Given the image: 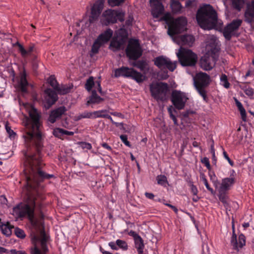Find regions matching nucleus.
<instances>
[{
	"instance_id": "obj_1",
	"label": "nucleus",
	"mask_w": 254,
	"mask_h": 254,
	"mask_svg": "<svg viewBox=\"0 0 254 254\" xmlns=\"http://www.w3.org/2000/svg\"><path fill=\"white\" fill-rule=\"evenodd\" d=\"M29 118H26L23 122L25 128L22 134L27 148L24 153L25 184L22 192L25 196L23 203L18 204L16 208L19 217L28 218L33 229L38 231L42 227V223L35 218V210L36 206L40 208L41 202L45 198L40 190V184L55 177L45 171L46 164L42 152L45 136L42 132L40 113L38 111H29Z\"/></svg>"
},
{
	"instance_id": "obj_2",
	"label": "nucleus",
	"mask_w": 254,
	"mask_h": 254,
	"mask_svg": "<svg viewBox=\"0 0 254 254\" xmlns=\"http://www.w3.org/2000/svg\"><path fill=\"white\" fill-rule=\"evenodd\" d=\"M196 19L201 28L204 29H210L217 22V15L211 5L206 4L198 9Z\"/></svg>"
},
{
	"instance_id": "obj_3",
	"label": "nucleus",
	"mask_w": 254,
	"mask_h": 254,
	"mask_svg": "<svg viewBox=\"0 0 254 254\" xmlns=\"http://www.w3.org/2000/svg\"><path fill=\"white\" fill-rule=\"evenodd\" d=\"M161 20L165 21L168 25V33L171 36L180 33L186 29L187 21L186 17H180L174 19L170 13H167L161 18Z\"/></svg>"
},
{
	"instance_id": "obj_4",
	"label": "nucleus",
	"mask_w": 254,
	"mask_h": 254,
	"mask_svg": "<svg viewBox=\"0 0 254 254\" xmlns=\"http://www.w3.org/2000/svg\"><path fill=\"white\" fill-rule=\"evenodd\" d=\"M114 76L116 78L124 77L131 78L137 83L143 82L145 80V76L135 70L133 68L122 66L114 70Z\"/></svg>"
},
{
	"instance_id": "obj_5",
	"label": "nucleus",
	"mask_w": 254,
	"mask_h": 254,
	"mask_svg": "<svg viewBox=\"0 0 254 254\" xmlns=\"http://www.w3.org/2000/svg\"><path fill=\"white\" fill-rule=\"evenodd\" d=\"M194 86L200 95L205 101L207 97L205 88L210 83V76L206 73L200 72L197 73L193 78Z\"/></svg>"
},
{
	"instance_id": "obj_6",
	"label": "nucleus",
	"mask_w": 254,
	"mask_h": 254,
	"mask_svg": "<svg viewBox=\"0 0 254 254\" xmlns=\"http://www.w3.org/2000/svg\"><path fill=\"white\" fill-rule=\"evenodd\" d=\"M168 90V84L165 82L157 83L150 85V91L152 97L157 101H165Z\"/></svg>"
},
{
	"instance_id": "obj_7",
	"label": "nucleus",
	"mask_w": 254,
	"mask_h": 254,
	"mask_svg": "<svg viewBox=\"0 0 254 254\" xmlns=\"http://www.w3.org/2000/svg\"><path fill=\"white\" fill-rule=\"evenodd\" d=\"M177 57L181 64L184 66L195 65L197 62V56L190 50L181 48L177 53Z\"/></svg>"
},
{
	"instance_id": "obj_8",
	"label": "nucleus",
	"mask_w": 254,
	"mask_h": 254,
	"mask_svg": "<svg viewBox=\"0 0 254 254\" xmlns=\"http://www.w3.org/2000/svg\"><path fill=\"white\" fill-rule=\"evenodd\" d=\"M154 64L161 70H164L163 79H167L169 75H168L167 69L171 71H173L176 68V63L172 62L171 60L166 57L161 56L156 57L154 60Z\"/></svg>"
},
{
	"instance_id": "obj_9",
	"label": "nucleus",
	"mask_w": 254,
	"mask_h": 254,
	"mask_svg": "<svg viewBox=\"0 0 254 254\" xmlns=\"http://www.w3.org/2000/svg\"><path fill=\"white\" fill-rule=\"evenodd\" d=\"M124 16L125 13L122 11L108 9L103 13L101 21L103 24L108 25L117 22V20L124 21Z\"/></svg>"
},
{
	"instance_id": "obj_10",
	"label": "nucleus",
	"mask_w": 254,
	"mask_h": 254,
	"mask_svg": "<svg viewBox=\"0 0 254 254\" xmlns=\"http://www.w3.org/2000/svg\"><path fill=\"white\" fill-rule=\"evenodd\" d=\"M127 57L130 60L136 61L142 55V50L138 40H131L126 49Z\"/></svg>"
},
{
	"instance_id": "obj_11",
	"label": "nucleus",
	"mask_w": 254,
	"mask_h": 254,
	"mask_svg": "<svg viewBox=\"0 0 254 254\" xmlns=\"http://www.w3.org/2000/svg\"><path fill=\"white\" fill-rule=\"evenodd\" d=\"M218 52V50L216 47L210 50L208 49V52L210 53L211 55L206 54L200 59V66L203 69L209 70L213 68L217 60L215 55Z\"/></svg>"
},
{
	"instance_id": "obj_12",
	"label": "nucleus",
	"mask_w": 254,
	"mask_h": 254,
	"mask_svg": "<svg viewBox=\"0 0 254 254\" xmlns=\"http://www.w3.org/2000/svg\"><path fill=\"white\" fill-rule=\"evenodd\" d=\"M15 45L18 47L19 52L23 59H26L28 57H30L32 58V69L34 72H36L38 68V64L36 60L37 57L33 53L35 49L34 45H30L26 49L18 42L16 43Z\"/></svg>"
},
{
	"instance_id": "obj_13",
	"label": "nucleus",
	"mask_w": 254,
	"mask_h": 254,
	"mask_svg": "<svg viewBox=\"0 0 254 254\" xmlns=\"http://www.w3.org/2000/svg\"><path fill=\"white\" fill-rule=\"evenodd\" d=\"M27 72L24 66L20 70L18 75L16 77L15 87L17 90L23 93H28L29 83L27 79Z\"/></svg>"
},
{
	"instance_id": "obj_14",
	"label": "nucleus",
	"mask_w": 254,
	"mask_h": 254,
	"mask_svg": "<svg viewBox=\"0 0 254 254\" xmlns=\"http://www.w3.org/2000/svg\"><path fill=\"white\" fill-rule=\"evenodd\" d=\"M43 227L42 225V227L40 230L36 231L38 232L41 231V238L40 240V246L38 247L35 245L33 247L30 249V254H47L49 251L48 248L47 247V241L48 237L46 235L44 230H43Z\"/></svg>"
},
{
	"instance_id": "obj_15",
	"label": "nucleus",
	"mask_w": 254,
	"mask_h": 254,
	"mask_svg": "<svg viewBox=\"0 0 254 254\" xmlns=\"http://www.w3.org/2000/svg\"><path fill=\"white\" fill-rule=\"evenodd\" d=\"M188 100V98L185 93L177 90L172 91L171 101L177 109L182 110L184 109Z\"/></svg>"
},
{
	"instance_id": "obj_16",
	"label": "nucleus",
	"mask_w": 254,
	"mask_h": 254,
	"mask_svg": "<svg viewBox=\"0 0 254 254\" xmlns=\"http://www.w3.org/2000/svg\"><path fill=\"white\" fill-rule=\"evenodd\" d=\"M66 111L67 109L64 106H60L51 110L48 119V122L51 124L55 123L57 121L60 120Z\"/></svg>"
},
{
	"instance_id": "obj_17",
	"label": "nucleus",
	"mask_w": 254,
	"mask_h": 254,
	"mask_svg": "<svg viewBox=\"0 0 254 254\" xmlns=\"http://www.w3.org/2000/svg\"><path fill=\"white\" fill-rule=\"evenodd\" d=\"M165 0H150L152 14L154 18H158L163 13L164 7L163 2Z\"/></svg>"
},
{
	"instance_id": "obj_18",
	"label": "nucleus",
	"mask_w": 254,
	"mask_h": 254,
	"mask_svg": "<svg viewBox=\"0 0 254 254\" xmlns=\"http://www.w3.org/2000/svg\"><path fill=\"white\" fill-rule=\"evenodd\" d=\"M45 106L49 109L57 101L58 95L55 91L50 88L45 90Z\"/></svg>"
},
{
	"instance_id": "obj_19",
	"label": "nucleus",
	"mask_w": 254,
	"mask_h": 254,
	"mask_svg": "<svg viewBox=\"0 0 254 254\" xmlns=\"http://www.w3.org/2000/svg\"><path fill=\"white\" fill-rule=\"evenodd\" d=\"M231 245L233 247V249L235 250H239V249L242 248L246 245L245 235L243 234L239 235L238 241L237 235L235 233L234 230H233V235L231 239Z\"/></svg>"
},
{
	"instance_id": "obj_20",
	"label": "nucleus",
	"mask_w": 254,
	"mask_h": 254,
	"mask_svg": "<svg viewBox=\"0 0 254 254\" xmlns=\"http://www.w3.org/2000/svg\"><path fill=\"white\" fill-rule=\"evenodd\" d=\"M102 10L101 3H95L91 8V15L89 18L90 24H94L98 20Z\"/></svg>"
},
{
	"instance_id": "obj_21",
	"label": "nucleus",
	"mask_w": 254,
	"mask_h": 254,
	"mask_svg": "<svg viewBox=\"0 0 254 254\" xmlns=\"http://www.w3.org/2000/svg\"><path fill=\"white\" fill-rule=\"evenodd\" d=\"M234 174H235V172L233 170L232 173L230 175L231 177L225 178L222 180V183L219 190L228 191L231 187L235 183L236 179L234 177H232Z\"/></svg>"
},
{
	"instance_id": "obj_22",
	"label": "nucleus",
	"mask_w": 254,
	"mask_h": 254,
	"mask_svg": "<svg viewBox=\"0 0 254 254\" xmlns=\"http://www.w3.org/2000/svg\"><path fill=\"white\" fill-rule=\"evenodd\" d=\"M113 30L110 28H108L104 32L101 33L98 36L97 39L104 45L110 40L113 36Z\"/></svg>"
},
{
	"instance_id": "obj_23",
	"label": "nucleus",
	"mask_w": 254,
	"mask_h": 254,
	"mask_svg": "<svg viewBox=\"0 0 254 254\" xmlns=\"http://www.w3.org/2000/svg\"><path fill=\"white\" fill-rule=\"evenodd\" d=\"M104 101V99L98 95L96 91H92L91 95L88 99L86 105L89 106L90 104H98Z\"/></svg>"
},
{
	"instance_id": "obj_24",
	"label": "nucleus",
	"mask_w": 254,
	"mask_h": 254,
	"mask_svg": "<svg viewBox=\"0 0 254 254\" xmlns=\"http://www.w3.org/2000/svg\"><path fill=\"white\" fill-rule=\"evenodd\" d=\"M179 41L183 45L190 47L194 42V37L191 35L185 34L179 37Z\"/></svg>"
},
{
	"instance_id": "obj_25",
	"label": "nucleus",
	"mask_w": 254,
	"mask_h": 254,
	"mask_svg": "<svg viewBox=\"0 0 254 254\" xmlns=\"http://www.w3.org/2000/svg\"><path fill=\"white\" fill-rule=\"evenodd\" d=\"M134 247L136 249L138 254H143L144 249V241L141 237L134 240Z\"/></svg>"
},
{
	"instance_id": "obj_26",
	"label": "nucleus",
	"mask_w": 254,
	"mask_h": 254,
	"mask_svg": "<svg viewBox=\"0 0 254 254\" xmlns=\"http://www.w3.org/2000/svg\"><path fill=\"white\" fill-rule=\"evenodd\" d=\"M14 227L12 226L9 222L6 224H2L0 225V229L4 235L6 236H9L12 233V229Z\"/></svg>"
},
{
	"instance_id": "obj_27",
	"label": "nucleus",
	"mask_w": 254,
	"mask_h": 254,
	"mask_svg": "<svg viewBox=\"0 0 254 254\" xmlns=\"http://www.w3.org/2000/svg\"><path fill=\"white\" fill-rule=\"evenodd\" d=\"M218 197L220 201L223 204L225 207H227L229 205L228 202V196L227 195L228 191L218 190Z\"/></svg>"
},
{
	"instance_id": "obj_28",
	"label": "nucleus",
	"mask_w": 254,
	"mask_h": 254,
	"mask_svg": "<svg viewBox=\"0 0 254 254\" xmlns=\"http://www.w3.org/2000/svg\"><path fill=\"white\" fill-rule=\"evenodd\" d=\"M235 101L238 109L240 113L242 120L246 122L247 121V114L245 108L243 106L242 104L236 98H235Z\"/></svg>"
},
{
	"instance_id": "obj_29",
	"label": "nucleus",
	"mask_w": 254,
	"mask_h": 254,
	"mask_svg": "<svg viewBox=\"0 0 254 254\" xmlns=\"http://www.w3.org/2000/svg\"><path fill=\"white\" fill-rule=\"evenodd\" d=\"M242 20L239 19L233 20L230 24H228L227 26L230 28L233 32L238 29L239 27L241 25Z\"/></svg>"
},
{
	"instance_id": "obj_30",
	"label": "nucleus",
	"mask_w": 254,
	"mask_h": 254,
	"mask_svg": "<svg viewBox=\"0 0 254 254\" xmlns=\"http://www.w3.org/2000/svg\"><path fill=\"white\" fill-rule=\"evenodd\" d=\"M171 7L174 13L180 12L182 8V6L178 0H173L171 3Z\"/></svg>"
},
{
	"instance_id": "obj_31",
	"label": "nucleus",
	"mask_w": 254,
	"mask_h": 254,
	"mask_svg": "<svg viewBox=\"0 0 254 254\" xmlns=\"http://www.w3.org/2000/svg\"><path fill=\"white\" fill-rule=\"evenodd\" d=\"M156 180L158 185H160L164 187H166L167 185H168L167 178L165 175H160L157 176Z\"/></svg>"
},
{
	"instance_id": "obj_32",
	"label": "nucleus",
	"mask_w": 254,
	"mask_h": 254,
	"mask_svg": "<svg viewBox=\"0 0 254 254\" xmlns=\"http://www.w3.org/2000/svg\"><path fill=\"white\" fill-rule=\"evenodd\" d=\"M55 90L60 94H66L70 92V88L65 85H63L61 86L59 85Z\"/></svg>"
},
{
	"instance_id": "obj_33",
	"label": "nucleus",
	"mask_w": 254,
	"mask_h": 254,
	"mask_svg": "<svg viewBox=\"0 0 254 254\" xmlns=\"http://www.w3.org/2000/svg\"><path fill=\"white\" fill-rule=\"evenodd\" d=\"M108 111L106 110H102L93 112V119L98 118H105Z\"/></svg>"
},
{
	"instance_id": "obj_34",
	"label": "nucleus",
	"mask_w": 254,
	"mask_h": 254,
	"mask_svg": "<svg viewBox=\"0 0 254 254\" xmlns=\"http://www.w3.org/2000/svg\"><path fill=\"white\" fill-rule=\"evenodd\" d=\"M103 45L100 41L98 40L97 39L94 41L91 48V51L93 54H97L99 52V49L100 47Z\"/></svg>"
},
{
	"instance_id": "obj_35",
	"label": "nucleus",
	"mask_w": 254,
	"mask_h": 254,
	"mask_svg": "<svg viewBox=\"0 0 254 254\" xmlns=\"http://www.w3.org/2000/svg\"><path fill=\"white\" fill-rule=\"evenodd\" d=\"M94 85L95 82L94 81V78L92 76H90L86 80L85 84V88L88 91H90Z\"/></svg>"
},
{
	"instance_id": "obj_36",
	"label": "nucleus",
	"mask_w": 254,
	"mask_h": 254,
	"mask_svg": "<svg viewBox=\"0 0 254 254\" xmlns=\"http://www.w3.org/2000/svg\"><path fill=\"white\" fill-rule=\"evenodd\" d=\"M232 3L233 8L240 11L242 7L244 1V0H232Z\"/></svg>"
},
{
	"instance_id": "obj_37",
	"label": "nucleus",
	"mask_w": 254,
	"mask_h": 254,
	"mask_svg": "<svg viewBox=\"0 0 254 254\" xmlns=\"http://www.w3.org/2000/svg\"><path fill=\"white\" fill-rule=\"evenodd\" d=\"M122 43L118 40H113L110 44V48L113 51H118L121 49Z\"/></svg>"
},
{
	"instance_id": "obj_38",
	"label": "nucleus",
	"mask_w": 254,
	"mask_h": 254,
	"mask_svg": "<svg viewBox=\"0 0 254 254\" xmlns=\"http://www.w3.org/2000/svg\"><path fill=\"white\" fill-rule=\"evenodd\" d=\"M220 82L221 84L223 85L225 88H229L230 86V84L229 83L228 77L225 74H222L220 76Z\"/></svg>"
},
{
	"instance_id": "obj_39",
	"label": "nucleus",
	"mask_w": 254,
	"mask_h": 254,
	"mask_svg": "<svg viewBox=\"0 0 254 254\" xmlns=\"http://www.w3.org/2000/svg\"><path fill=\"white\" fill-rule=\"evenodd\" d=\"M233 32L226 26L223 30V34L225 38L227 40L229 41L232 38Z\"/></svg>"
},
{
	"instance_id": "obj_40",
	"label": "nucleus",
	"mask_w": 254,
	"mask_h": 254,
	"mask_svg": "<svg viewBox=\"0 0 254 254\" xmlns=\"http://www.w3.org/2000/svg\"><path fill=\"white\" fill-rule=\"evenodd\" d=\"M93 112H89L85 111L83 113L80 114L78 116V120H81L82 119H93Z\"/></svg>"
},
{
	"instance_id": "obj_41",
	"label": "nucleus",
	"mask_w": 254,
	"mask_h": 254,
	"mask_svg": "<svg viewBox=\"0 0 254 254\" xmlns=\"http://www.w3.org/2000/svg\"><path fill=\"white\" fill-rule=\"evenodd\" d=\"M168 112L170 118L173 121L174 125L178 126L177 119L176 116L173 114V112H176L175 110L174 109L172 106H170L168 108Z\"/></svg>"
},
{
	"instance_id": "obj_42",
	"label": "nucleus",
	"mask_w": 254,
	"mask_h": 254,
	"mask_svg": "<svg viewBox=\"0 0 254 254\" xmlns=\"http://www.w3.org/2000/svg\"><path fill=\"white\" fill-rule=\"evenodd\" d=\"M116 244L118 249L120 248L124 251H126L128 249V246L127 242L125 241L118 239L116 241Z\"/></svg>"
},
{
	"instance_id": "obj_43",
	"label": "nucleus",
	"mask_w": 254,
	"mask_h": 254,
	"mask_svg": "<svg viewBox=\"0 0 254 254\" xmlns=\"http://www.w3.org/2000/svg\"><path fill=\"white\" fill-rule=\"evenodd\" d=\"M49 82L50 85L54 88L55 90L59 86L58 83L54 75H51L50 76L49 79Z\"/></svg>"
},
{
	"instance_id": "obj_44",
	"label": "nucleus",
	"mask_w": 254,
	"mask_h": 254,
	"mask_svg": "<svg viewBox=\"0 0 254 254\" xmlns=\"http://www.w3.org/2000/svg\"><path fill=\"white\" fill-rule=\"evenodd\" d=\"M14 234L17 237L19 238L23 239L25 237V234L24 231L17 227L14 229Z\"/></svg>"
},
{
	"instance_id": "obj_45",
	"label": "nucleus",
	"mask_w": 254,
	"mask_h": 254,
	"mask_svg": "<svg viewBox=\"0 0 254 254\" xmlns=\"http://www.w3.org/2000/svg\"><path fill=\"white\" fill-rule=\"evenodd\" d=\"M64 129L61 128H56L53 130V134L55 136L61 138L64 135Z\"/></svg>"
},
{
	"instance_id": "obj_46",
	"label": "nucleus",
	"mask_w": 254,
	"mask_h": 254,
	"mask_svg": "<svg viewBox=\"0 0 254 254\" xmlns=\"http://www.w3.org/2000/svg\"><path fill=\"white\" fill-rule=\"evenodd\" d=\"M201 178H202V180L205 185V186L206 187V189L212 193V194H214V190H213L212 188H211L209 184H208V181L207 180V179H206V178L205 177L204 175H203L202 177H201Z\"/></svg>"
},
{
	"instance_id": "obj_47",
	"label": "nucleus",
	"mask_w": 254,
	"mask_h": 254,
	"mask_svg": "<svg viewBox=\"0 0 254 254\" xmlns=\"http://www.w3.org/2000/svg\"><path fill=\"white\" fill-rule=\"evenodd\" d=\"M125 0H108L110 5L113 6H118L124 3Z\"/></svg>"
},
{
	"instance_id": "obj_48",
	"label": "nucleus",
	"mask_w": 254,
	"mask_h": 254,
	"mask_svg": "<svg viewBox=\"0 0 254 254\" xmlns=\"http://www.w3.org/2000/svg\"><path fill=\"white\" fill-rule=\"evenodd\" d=\"M80 146L83 149L90 150L92 148V145L90 143L86 142H81L79 143Z\"/></svg>"
},
{
	"instance_id": "obj_49",
	"label": "nucleus",
	"mask_w": 254,
	"mask_h": 254,
	"mask_svg": "<svg viewBox=\"0 0 254 254\" xmlns=\"http://www.w3.org/2000/svg\"><path fill=\"white\" fill-rule=\"evenodd\" d=\"M245 18H246V20H245L246 21L249 23H251L254 20V16L251 15L250 12L246 11V13H245Z\"/></svg>"
},
{
	"instance_id": "obj_50",
	"label": "nucleus",
	"mask_w": 254,
	"mask_h": 254,
	"mask_svg": "<svg viewBox=\"0 0 254 254\" xmlns=\"http://www.w3.org/2000/svg\"><path fill=\"white\" fill-rule=\"evenodd\" d=\"M246 11L251 13V15L254 16V0H253L251 3L248 5V9Z\"/></svg>"
},
{
	"instance_id": "obj_51",
	"label": "nucleus",
	"mask_w": 254,
	"mask_h": 254,
	"mask_svg": "<svg viewBox=\"0 0 254 254\" xmlns=\"http://www.w3.org/2000/svg\"><path fill=\"white\" fill-rule=\"evenodd\" d=\"M201 162L202 163L204 164L207 169H210L211 166L209 163V159L207 157H205L201 159Z\"/></svg>"
},
{
	"instance_id": "obj_52",
	"label": "nucleus",
	"mask_w": 254,
	"mask_h": 254,
	"mask_svg": "<svg viewBox=\"0 0 254 254\" xmlns=\"http://www.w3.org/2000/svg\"><path fill=\"white\" fill-rule=\"evenodd\" d=\"M195 114V112L191 110H187L185 112H183L182 113V115L185 118H189L191 116Z\"/></svg>"
},
{
	"instance_id": "obj_53",
	"label": "nucleus",
	"mask_w": 254,
	"mask_h": 254,
	"mask_svg": "<svg viewBox=\"0 0 254 254\" xmlns=\"http://www.w3.org/2000/svg\"><path fill=\"white\" fill-rule=\"evenodd\" d=\"M120 138L122 142L127 146H130V142L127 140V137L126 135H121Z\"/></svg>"
},
{
	"instance_id": "obj_54",
	"label": "nucleus",
	"mask_w": 254,
	"mask_h": 254,
	"mask_svg": "<svg viewBox=\"0 0 254 254\" xmlns=\"http://www.w3.org/2000/svg\"><path fill=\"white\" fill-rule=\"evenodd\" d=\"M134 66L137 67L141 69H142L145 66V63L143 61H138L137 63L133 64Z\"/></svg>"
},
{
	"instance_id": "obj_55",
	"label": "nucleus",
	"mask_w": 254,
	"mask_h": 254,
	"mask_svg": "<svg viewBox=\"0 0 254 254\" xmlns=\"http://www.w3.org/2000/svg\"><path fill=\"white\" fill-rule=\"evenodd\" d=\"M5 127L7 132L9 134L10 137H13L16 134V133L11 129L10 127L8 126L7 124L5 125Z\"/></svg>"
},
{
	"instance_id": "obj_56",
	"label": "nucleus",
	"mask_w": 254,
	"mask_h": 254,
	"mask_svg": "<svg viewBox=\"0 0 254 254\" xmlns=\"http://www.w3.org/2000/svg\"><path fill=\"white\" fill-rule=\"evenodd\" d=\"M224 157L228 161L229 164L231 166H233L234 165V162L230 159L229 157L228 156V155L227 154V152L225 151H224L223 152Z\"/></svg>"
},
{
	"instance_id": "obj_57",
	"label": "nucleus",
	"mask_w": 254,
	"mask_h": 254,
	"mask_svg": "<svg viewBox=\"0 0 254 254\" xmlns=\"http://www.w3.org/2000/svg\"><path fill=\"white\" fill-rule=\"evenodd\" d=\"M244 92L248 96H253L254 94V90L251 87H248L244 90Z\"/></svg>"
},
{
	"instance_id": "obj_58",
	"label": "nucleus",
	"mask_w": 254,
	"mask_h": 254,
	"mask_svg": "<svg viewBox=\"0 0 254 254\" xmlns=\"http://www.w3.org/2000/svg\"><path fill=\"white\" fill-rule=\"evenodd\" d=\"M128 235L130 236H132L134 240L140 237L138 234L132 230H130L129 231Z\"/></svg>"
},
{
	"instance_id": "obj_59",
	"label": "nucleus",
	"mask_w": 254,
	"mask_h": 254,
	"mask_svg": "<svg viewBox=\"0 0 254 254\" xmlns=\"http://www.w3.org/2000/svg\"><path fill=\"white\" fill-rule=\"evenodd\" d=\"M191 193L194 195H196L198 193V190L196 187L193 185H191Z\"/></svg>"
},
{
	"instance_id": "obj_60",
	"label": "nucleus",
	"mask_w": 254,
	"mask_h": 254,
	"mask_svg": "<svg viewBox=\"0 0 254 254\" xmlns=\"http://www.w3.org/2000/svg\"><path fill=\"white\" fill-rule=\"evenodd\" d=\"M109 246L111 247V248L114 250H118V247L116 244V242L115 243L114 242H111L109 243Z\"/></svg>"
},
{
	"instance_id": "obj_61",
	"label": "nucleus",
	"mask_w": 254,
	"mask_h": 254,
	"mask_svg": "<svg viewBox=\"0 0 254 254\" xmlns=\"http://www.w3.org/2000/svg\"><path fill=\"white\" fill-rule=\"evenodd\" d=\"M144 195L147 198L154 200L155 195L152 193L146 192Z\"/></svg>"
},
{
	"instance_id": "obj_62",
	"label": "nucleus",
	"mask_w": 254,
	"mask_h": 254,
	"mask_svg": "<svg viewBox=\"0 0 254 254\" xmlns=\"http://www.w3.org/2000/svg\"><path fill=\"white\" fill-rule=\"evenodd\" d=\"M102 146L103 148H104L109 151H112V147L107 143H105V142L103 143L102 144Z\"/></svg>"
},
{
	"instance_id": "obj_63",
	"label": "nucleus",
	"mask_w": 254,
	"mask_h": 254,
	"mask_svg": "<svg viewBox=\"0 0 254 254\" xmlns=\"http://www.w3.org/2000/svg\"><path fill=\"white\" fill-rule=\"evenodd\" d=\"M133 18L129 17L127 20L126 21V24L127 26H130L132 25Z\"/></svg>"
},
{
	"instance_id": "obj_64",
	"label": "nucleus",
	"mask_w": 254,
	"mask_h": 254,
	"mask_svg": "<svg viewBox=\"0 0 254 254\" xmlns=\"http://www.w3.org/2000/svg\"><path fill=\"white\" fill-rule=\"evenodd\" d=\"M100 251L103 254H113L111 253L105 251L103 248L101 247H100Z\"/></svg>"
}]
</instances>
